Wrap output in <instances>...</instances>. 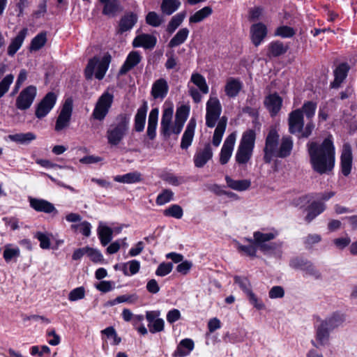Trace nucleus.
I'll use <instances>...</instances> for the list:
<instances>
[{
  "label": "nucleus",
  "mask_w": 357,
  "mask_h": 357,
  "mask_svg": "<svg viewBox=\"0 0 357 357\" xmlns=\"http://www.w3.org/2000/svg\"><path fill=\"white\" fill-rule=\"evenodd\" d=\"M307 148L312 169L319 174H329L335 164V148L332 137L328 136L321 143L309 142Z\"/></svg>",
  "instance_id": "f257e3e1"
},
{
  "label": "nucleus",
  "mask_w": 357,
  "mask_h": 357,
  "mask_svg": "<svg viewBox=\"0 0 357 357\" xmlns=\"http://www.w3.org/2000/svg\"><path fill=\"white\" fill-rule=\"evenodd\" d=\"M280 135L276 128L271 127L265 139L264 151V161L269 164L274 157L285 158L291 153L294 142L291 136L282 137L280 146Z\"/></svg>",
  "instance_id": "f03ea898"
},
{
  "label": "nucleus",
  "mask_w": 357,
  "mask_h": 357,
  "mask_svg": "<svg viewBox=\"0 0 357 357\" xmlns=\"http://www.w3.org/2000/svg\"><path fill=\"white\" fill-rule=\"evenodd\" d=\"M130 114H119L106 132L107 143L111 146H119L128 134L130 130Z\"/></svg>",
  "instance_id": "7ed1b4c3"
},
{
  "label": "nucleus",
  "mask_w": 357,
  "mask_h": 357,
  "mask_svg": "<svg viewBox=\"0 0 357 357\" xmlns=\"http://www.w3.org/2000/svg\"><path fill=\"white\" fill-rule=\"evenodd\" d=\"M346 320L343 313L336 312L323 320L317 328V340L322 344L329 338L330 332L342 326Z\"/></svg>",
  "instance_id": "20e7f679"
},
{
  "label": "nucleus",
  "mask_w": 357,
  "mask_h": 357,
  "mask_svg": "<svg viewBox=\"0 0 357 357\" xmlns=\"http://www.w3.org/2000/svg\"><path fill=\"white\" fill-rule=\"evenodd\" d=\"M112 60L109 54H106L100 60L98 57L94 56L90 59L84 70V75L87 80L93 78V75L98 80L104 78Z\"/></svg>",
  "instance_id": "39448f33"
},
{
  "label": "nucleus",
  "mask_w": 357,
  "mask_h": 357,
  "mask_svg": "<svg viewBox=\"0 0 357 357\" xmlns=\"http://www.w3.org/2000/svg\"><path fill=\"white\" fill-rule=\"evenodd\" d=\"M278 236V232L277 231L268 233H263L257 231L253 233L257 249L264 255H273L276 250L281 248V243L271 242V241L275 238Z\"/></svg>",
  "instance_id": "423d86ee"
},
{
  "label": "nucleus",
  "mask_w": 357,
  "mask_h": 357,
  "mask_svg": "<svg viewBox=\"0 0 357 357\" xmlns=\"http://www.w3.org/2000/svg\"><path fill=\"white\" fill-rule=\"evenodd\" d=\"M114 102V95L105 91L98 99L92 116L94 119L102 121L108 114Z\"/></svg>",
  "instance_id": "0eeeda50"
},
{
  "label": "nucleus",
  "mask_w": 357,
  "mask_h": 357,
  "mask_svg": "<svg viewBox=\"0 0 357 357\" xmlns=\"http://www.w3.org/2000/svg\"><path fill=\"white\" fill-rule=\"evenodd\" d=\"M206 126L215 127L222 113V105L217 97L210 96L206 107Z\"/></svg>",
  "instance_id": "6e6552de"
},
{
  "label": "nucleus",
  "mask_w": 357,
  "mask_h": 357,
  "mask_svg": "<svg viewBox=\"0 0 357 357\" xmlns=\"http://www.w3.org/2000/svg\"><path fill=\"white\" fill-rule=\"evenodd\" d=\"M36 87L32 85L24 89L16 99V107L20 110L29 109L36 96Z\"/></svg>",
  "instance_id": "1a4fd4ad"
},
{
  "label": "nucleus",
  "mask_w": 357,
  "mask_h": 357,
  "mask_svg": "<svg viewBox=\"0 0 357 357\" xmlns=\"http://www.w3.org/2000/svg\"><path fill=\"white\" fill-rule=\"evenodd\" d=\"M73 112V101L71 99L66 100L62 106L55 124V130L59 132L70 125Z\"/></svg>",
  "instance_id": "9d476101"
},
{
  "label": "nucleus",
  "mask_w": 357,
  "mask_h": 357,
  "mask_svg": "<svg viewBox=\"0 0 357 357\" xmlns=\"http://www.w3.org/2000/svg\"><path fill=\"white\" fill-rule=\"evenodd\" d=\"M56 101V96L53 92L47 93L38 103L36 109V116L38 119L45 117L54 107Z\"/></svg>",
  "instance_id": "9b49d317"
},
{
  "label": "nucleus",
  "mask_w": 357,
  "mask_h": 357,
  "mask_svg": "<svg viewBox=\"0 0 357 357\" xmlns=\"http://www.w3.org/2000/svg\"><path fill=\"white\" fill-rule=\"evenodd\" d=\"M353 155L351 146L349 143H344L342 146L340 155L341 172L344 176H348L351 172Z\"/></svg>",
  "instance_id": "f8f14e48"
},
{
  "label": "nucleus",
  "mask_w": 357,
  "mask_h": 357,
  "mask_svg": "<svg viewBox=\"0 0 357 357\" xmlns=\"http://www.w3.org/2000/svg\"><path fill=\"white\" fill-rule=\"evenodd\" d=\"M288 125L291 134L298 135L301 132L304 127V117L301 110L295 109L289 114Z\"/></svg>",
  "instance_id": "ddd939ff"
},
{
  "label": "nucleus",
  "mask_w": 357,
  "mask_h": 357,
  "mask_svg": "<svg viewBox=\"0 0 357 357\" xmlns=\"http://www.w3.org/2000/svg\"><path fill=\"white\" fill-rule=\"evenodd\" d=\"M102 4V14L108 17H115L123 10L120 0H98Z\"/></svg>",
  "instance_id": "4468645a"
},
{
  "label": "nucleus",
  "mask_w": 357,
  "mask_h": 357,
  "mask_svg": "<svg viewBox=\"0 0 357 357\" xmlns=\"http://www.w3.org/2000/svg\"><path fill=\"white\" fill-rule=\"evenodd\" d=\"M235 142L236 135L234 133L230 134L225 140L220 154L221 165H225L229 162L234 150Z\"/></svg>",
  "instance_id": "2eb2a0df"
},
{
  "label": "nucleus",
  "mask_w": 357,
  "mask_h": 357,
  "mask_svg": "<svg viewBox=\"0 0 357 357\" xmlns=\"http://www.w3.org/2000/svg\"><path fill=\"white\" fill-rule=\"evenodd\" d=\"M268 30L262 22L254 24L250 27V38L255 47H258L266 37Z\"/></svg>",
  "instance_id": "dca6fc26"
},
{
  "label": "nucleus",
  "mask_w": 357,
  "mask_h": 357,
  "mask_svg": "<svg viewBox=\"0 0 357 357\" xmlns=\"http://www.w3.org/2000/svg\"><path fill=\"white\" fill-rule=\"evenodd\" d=\"M213 157V151L210 144H205L203 149L197 151L194 156L195 166L203 167Z\"/></svg>",
  "instance_id": "f3484780"
},
{
  "label": "nucleus",
  "mask_w": 357,
  "mask_h": 357,
  "mask_svg": "<svg viewBox=\"0 0 357 357\" xmlns=\"http://www.w3.org/2000/svg\"><path fill=\"white\" fill-rule=\"evenodd\" d=\"M142 60V56L139 53L136 51H132L128 55L124 63L121 67L118 75L122 76L126 75L128 72L132 70L134 67L137 66Z\"/></svg>",
  "instance_id": "a211bd4d"
},
{
  "label": "nucleus",
  "mask_w": 357,
  "mask_h": 357,
  "mask_svg": "<svg viewBox=\"0 0 357 357\" xmlns=\"http://www.w3.org/2000/svg\"><path fill=\"white\" fill-rule=\"evenodd\" d=\"M172 116V107H167L163 110L160 123V133L165 139L169 138L171 135V123Z\"/></svg>",
  "instance_id": "6ab92c4d"
},
{
  "label": "nucleus",
  "mask_w": 357,
  "mask_h": 357,
  "mask_svg": "<svg viewBox=\"0 0 357 357\" xmlns=\"http://www.w3.org/2000/svg\"><path fill=\"white\" fill-rule=\"evenodd\" d=\"M157 43L155 36L149 33H142L135 37L132 42L135 47H142L144 49L151 50Z\"/></svg>",
  "instance_id": "aec40b11"
},
{
  "label": "nucleus",
  "mask_w": 357,
  "mask_h": 357,
  "mask_svg": "<svg viewBox=\"0 0 357 357\" xmlns=\"http://www.w3.org/2000/svg\"><path fill=\"white\" fill-rule=\"evenodd\" d=\"M282 98L276 93L268 95L264 100V105L272 116L279 112L282 107Z\"/></svg>",
  "instance_id": "412c9836"
},
{
  "label": "nucleus",
  "mask_w": 357,
  "mask_h": 357,
  "mask_svg": "<svg viewBox=\"0 0 357 357\" xmlns=\"http://www.w3.org/2000/svg\"><path fill=\"white\" fill-rule=\"evenodd\" d=\"M326 210V205L324 203L319 201H313L306 208L307 211L305 220L307 223H310L319 215L322 213Z\"/></svg>",
  "instance_id": "4be33fe9"
},
{
  "label": "nucleus",
  "mask_w": 357,
  "mask_h": 357,
  "mask_svg": "<svg viewBox=\"0 0 357 357\" xmlns=\"http://www.w3.org/2000/svg\"><path fill=\"white\" fill-rule=\"evenodd\" d=\"M30 206L38 212L51 213H57L54 206L47 200L36 198H29Z\"/></svg>",
  "instance_id": "5701e85b"
},
{
  "label": "nucleus",
  "mask_w": 357,
  "mask_h": 357,
  "mask_svg": "<svg viewBox=\"0 0 357 357\" xmlns=\"http://www.w3.org/2000/svg\"><path fill=\"white\" fill-rule=\"evenodd\" d=\"M27 32L28 29L26 28H23L17 33V35L11 40L7 50V54L8 56H13L20 49L27 34Z\"/></svg>",
  "instance_id": "b1692460"
},
{
  "label": "nucleus",
  "mask_w": 357,
  "mask_h": 357,
  "mask_svg": "<svg viewBox=\"0 0 357 357\" xmlns=\"http://www.w3.org/2000/svg\"><path fill=\"white\" fill-rule=\"evenodd\" d=\"M148 105L146 101H144L142 105L138 108L135 116L134 128L136 132H142L144 129Z\"/></svg>",
  "instance_id": "393cba45"
},
{
  "label": "nucleus",
  "mask_w": 357,
  "mask_h": 357,
  "mask_svg": "<svg viewBox=\"0 0 357 357\" xmlns=\"http://www.w3.org/2000/svg\"><path fill=\"white\" fill-rule=\"evenodd\" d=\"M137 14L132 12L126 13L119 21V32L122 33L130 31L137 23Z\"/></svg>",
  "instance_id": "a878e982"
},
{
  "label": "nucleus",
  "mask_w": 357,
  "mask_h": 357,
  "mask_svg": "<svg viewBox=\"0 0 357 357\" xmlns=\"http://www.w3.org/2000/svg\"><path fill=\"white\" fill-rule=\"evenodd\" d=\"M169 86L167 82L163 78H160L153 84L151 96L155 99H163L167 96Z\"/></svg>",
  "instance_id": "bb28decb"
},
{
  "label": "nucleus",
  "mask_w": 357,
  "mask_h": 357,
  "mask_svg": "<svg viewBox=\"0 0 357 357\" xmlns=\"http://www.w3.org/2000/svg\"><path fill=\"white\" fill-rule=\"evenodd\" d=\"M349 66L346 63H340L334 70L335 79L331 84V87L337 89L347 76Z\"/></svg>",
  "instance_id": "cd10ccee"
},
{
  "label": "nucleus",
  "mask_w": 357,
  "mask_h": 357,
  "mask_svg": "<svg viewBox=\"0 0 357 357\" xmlns=\"http://www.w3.org/2000/svg\"><path fill=\"white\" fill-rule=\"evenodd\" d=\"M195 127L196 121L195 119H191L187 125L181 139V148L182 149H187L191 145L194 137Z\"/></svg>",
  "instance_id": "c85d7f7f"
},
{
  "label": "nucleus",
  "mask_w": 357,
  "mask_h": 357,
  "mask_svg": "<svg viewBox=\"0 0 357 357\" xmlns=\"http://www.w3.org/2000/svg\"><path fill=\"white\" fill-rule=\"evenodd\" d=\"M159 109L155 107L151 110L149 119H148V126L146 130L147 137L153 140L156 136V128L158 126Z\"/></svg>",
  "instance_id": "c756f323"
},
{
  "label": "nucleus",
  "mask_w": 357,
  "mask_h": 357,
  "mask_svg": "<svg viewBox=\"0 0 357 357\" xmlns=\"http://www.w3.org/2000/svg\"><path fill=\"white\" fill-rule=\"evenodd\" d=\"M289 50V46L280 40L271 42L268 46L267 56L268 57H278L284 54Z\"/></svg>",
  "instance_id": "7c9ffc66"
},
{
  "label": "nucleus",
  "mask_w": 357,
  "mask_h": 357,
  "mask_svg": "<svg viewBox=\"0 0 357 357\" xmlns=\"http://www.w3.org/2000/svg\"><path fill=\"white\" fill-rule=\"evenodd\" d=\"M194 342L189 338L182 340L173 354L174 357H184L188 356L194 349Z\"/></svg>",
  "instance_id": "2f4dec72"
},
{
  "label": "nucleus",
  "mask_w": 357,
  "mask_h": 357,
  "mask_svg": "<svg viewBox=\"0 0 357 357\" xmlns=\"http://www.w3.org/2000/svg\"><path fill=\"white\" fill-rule=\"evenodd\" d=\"M98 238L102 246L108 245L113 238V230L109 227L100 222L97 229Z\"/></svg>",
  "instance_id": "473e14b6"
},
{
  "label": "nucleus",
  "mask_w": 357,
  "mask_h": 357,
  "mask_svg": "<svg viewBox=\"0 0 357 357\" xmlns=\"http://www.w3.org/2000/svg\"><path fill=\"white\" fill-rule=\"evenodd\" d=\"M227 118L222 116L218 123L213 136V144L218 146L221 142L222 136L227 127Z\"/></svg>",
  "instance_id": "72a5a7b5"
},
{
  "label": "nucleus",
  "mask_w": 357,
  "mask_h": 357,
  "mask_svg": "<svg viewBox=\"0 0 357 357\" xmlns=\"http://www.w3.org/2000/svg\"><path fill=\"white\" fill-rule=\"evenodd\" d=\"M225 181L227 182V185L230 188L237 191L246 190L250 187L251 185V182L249 180H234L229 176H226Z\"/></svg>",
  "instance_id": "f704fd0d"
},
{
  "label": "nucleus",
  "mask_w": 357,
  "mask_h": 357,
  "mask_svg": "<svg viewBox=\"0 0 357 357\" xmlns=\"http://www.w3.org/2000/svg\"><path fill=\"white\" fill-rule=\"evenodd\" d=\"M256 133L254 130L250 129L243 132L239 146L253 150L255 148Z\"/></svg>",
  "instance_id": "c9c22d12"
},
{
  "label": "nucleus",
  "mask_w": 357,
  "mask_h": 357,
  "mask_svg": "<svg viewBox=\"0 0 357 357\" xmlns=\"http://www.w3.org/2000/svg\"><path fill=\"white\" fill-rule=\"evenodd\" d=\"M242 89V83L236 79H230L225 86V93L227 96L234 98L238 96Z\"/></svg>",
  "instance_id": "e433bc0d"
},
{
  "label": "nucleus",
  "mask_w": 357,
  "mask_h": 357,
  "mask_svg": "<svg viewBox=\"0 0 357 357\" xmlns=\"http://www.w3.org/2000/svg\"><path fill=\"white\" fill-rule=\"evenodd\" d=\"M181 4L179 0H162L160 9L164 15H170L179 8Z\"/></svg>",
  "instance_id": "4c0bfd02"
},
{
  "label": "nucleus",
  "mask_w": 357,
  "mask_h": 357,
  "mask_svg": "<svg viewBox=\"0 0 357 357\" xmlns=\"http://www.w3.org/2000/svg\"><path fill=\"white\" fill-rule=\"evenodd\" d=\"M189 33L188 29H181L169 42V47H175L184 43L188 37Z\"/></svg>",
  "instance_id": "58836bf2"
},
{
  "label": "nucleus",
  "mask_w": 357,
  "mask_h": 357,
  "mask_svg": "<svg viewBox=\"0 0 357 357\" xmlns=\"http://www.w3.org/2000/svg\"><path fill=\"white\" fill-rule=\"evenodd\" d=\"M141 176L140 173L132 172L123 175H117L114 177V180L119 183H135L141 181Z\"/></svg>",
  "instance_id": "ea45409f"
},
{
  "label": "nucleus",
  "mask_w": 357,
  "mask_h": 357,
  "mask_svg": "<svg viewBox=\"0 0 357 357\" xmlns=\"http://www.w3.org/2000/svg\"><path fill=\"white\" fill-rule=\"evenodd\" d=\"M253 150L238 146L235 159L238 164L245 165L250 160Z\"/></svg>",
  "instance_id": "a19ab883"
},
{
  "label": "nucleus",
  "mask_w": 357,
  "mask_h": 357,
  "mask_svg": "<svg viewBox=\"0 0 357 357\" xmlns=\"http://www.w3.org/2000/svg\"><path fill=\"white\" fill-rule=\"evenodd\" d=\"M8 137L13 142L22 144H29L31 141L36 139V136L34 133L29 132L26 133L9 135Z\"/></svg>",
  "instance_id": "79ce46f5"
},
{
  "label": "nucleus",
  "mask_w": 357,
  "mask_h": 357,
  "mask_svg": "<svg viewBox=\"0 0 357 357\" xmlns=\"http://www.w3.org/2000/svg\"><path fill=\"white\" fill-rule=\"evenodd\" d=\"M185 12H181L173 16L167 26V31L170 34L174 33L176 29L182 24L183 21L185 18Z\"/></svg>",
  "instance_id": "37998d69"
},
{
  "label": "nucleus",
  "mask_w": 357,
  "mask_h": 357,
  "mask_svg": "<svg viewBox=\"0 0 357 357\" xmlns=\"http://www.w3.org/2000/svg\"><path fill=\"white\" fill-rule=\"evenodd\" d=\"M212 12L213 10L210 6H205L191 15L189 19V22L198 23L208 17Z\"/></svg>",
  "instance_id": "c03bdc74"
},
{
  "label": "nucleus",
  "mask_w": 357,
  "mask_h": 357,
  "mask_svg": "<svg viewBox=\"0 0 357 357\" xmlns=\"http://www.w3.org/2000/svg\"><path fill=\"white\" fill-rule=\"evenodd\" d=\"M317 109V103L313 101H306L304 102L301 108L298 109L302 111V114L305 115L308 120H312L314 116Z\"/></svg>",
  "instance_id": "a18cd8bd"
},
{
  "label": "nucleus",
  "mask_w": 357,
  "mask_h": 357,
  "mask_svg": "<svg viewBox=\"0 0 357 357\" xmlns=\"http://www.w3.org/2000/svg\"><path fill=\"white\" fill-rule=\"evenodd\" d=\"M191 81L204 94L208 93V86L205 78L200 74L196 73L191 76Z\"/></svg>",
  "instance_id": "49530a36"
},
{
  "label": "nucleus",
  "mask_w": 357,
  "mask_h": 357,
  "mask_svg": "<svg viewBox=\"0 0 357 357\" xmlns=\"http://www.w3.org/2000/svg\"><path fill=\"white\" fill-rule=\"evenodd\" d=\"M46 41V33L41 32L32 39L30 48L31 50H38L45 45Z\"/></svg>",
  "instance_id": "de8ad7c7"
},
{
  "label": "nucleus",
  "mask_w": 357,
  "mask_h": 357,
  "mask_svg": "<svg viewBox=\"0 0 357 357\" xmlns=\"http://www.w3.org/2000/svg\"><path fill=\"white\" fill-rule=\"evenodd\" d=\"M160 178L162 181L174 186H178L184 183L183 177L176 176L174 174L169 172L163 173L160 176Z\"/></svg>",
  "instance_id": "09e8293b"
},
{
  "label": "nucleus",
  "mask_w": 357,
  "mask_h": 357,
  "mask_svg": "<svg viewBox=\"0 0 357 357\" xmlns=\"http://www.w3.org/2000/svg\"><path fill=\"white\" fill-rule=\"evenodd\" d=\"M164 215L165 216L181 219L183 215V211L179 205L173 204L164 211Z\"/></svg>",
  "instance_id": "8fccbe9b"
},
{
  "label": "nucleus",
  "mask_w": 357,
  "mask_h": 357,
  "mask_svg": "<svg viewBox=\"0 0 357 357\" xmlns=\"http://www.w3.org/2000/svg\"><path fill=\"white\" fill-rule=\"evenodd\" d=\"M295 33L296 32L293 28L283 25L278 27L275 29L274 35L275 36H280L286 38L293 37Z\"/></svg>",
  "instance_id": "3c124183"
},
{
  "label": "nucleus",
  "mask_w": 357,
  "mask_h": 357,
  "mask_svg": "<svg viewBox=\"0 0 357 357\" xmlns=\"http://www.w3.org/2000/svg\"><path fill=\"white\" fill-rule=\"evenodd\" d=\"M13 80L14 75L13 74H8L0 82V98L8 91Z\"/></svg>",
  "instance_id": "603ef678"
},
{
  "label": "nucleus",
  "mask_w": 357,
  "mask_h": 357,
  "mask_svg": "<svg viewBox=\"0 0 357 357\" xmlns=\"http://www.w3.org/2000/svg\"><path fill=\"white\" fill-rule=\"evenodd\" d=\"M174 192L169 189H165L159 194L156 198V204L159 206L164 205L173 199Z\"/></svg>",
  "instance_id": "864d4df0"
},
{
  "label": "nucleus",
  "mask_w": 357,
  "mask_h": 357,
  "mask_svg": "<svg viewBox=\"0 0 357 357\" xmlns=\"http://www.w3.org/2000/svg\"><path fill=\"white\" fill-rule=\"evenodd\" d=\"M20 251L18 248H10V245L5 247L3 257L6 262L10 261L13 259L17 258L20 256Z\"/></svg>",
  "instance_id": "5fc2aeb1"
},
{
  "label": "nucleus",
  "mask_w": 357,
  "mask_h": 357,
  "mask_svg": "<svg viewBox=\"0 0 357 357\" xmlns=\"http://www.w3.org/2000/svg\"><path fill=\"white\" fill-rule=\"evenodd\" d=\"M161 17L154 11L148 13L146 16V22L153 27H158L162 24Z\"/></svg>",
  "instance_id": "6e6d98bb"
},
{
  "label": "nucleus",
  "mask_w": 357,
  "mask_h": 357,
  "mask_svg": "<svg viewBox=\"0 0 357 357\" xmlns=\"http://www.w3.org/2000/svg\"><path fill=\"white\" fill-rule=\"evenodd\" d=\"M234 280L245 294L251 290V284L247 278L236 275Z\"/></svg>",
  "instance_id": "4d7b16f0"
},
{
  "label": "nucleus",
  "mask_w": 357,
  "mask_h": 357,
  "mask_svg": "<svg viewBox=\"0 0 357 357\" xmlns=\"http://www.w3.org/2000/svg\"><path fill=\"white\" fill-rule=\"evenodd\" d=\"M248 299L251 305H252L257 310H262L264 308V304L263 302L259 300L257 296L255 294V293L252 291H249L245 294Z\"/></svg>",
  "instance_id": "13d9d810"
},
{
  "label": "nucleus",
  "mask_w": 357,
  "mask_h": 357,
  "mask_svg": "<svg viewBox=\"0 0 357 357\" xmlns=\"http://www.w3.org/2000/svg\"><path fill=\"white\" fill-rule=\"evenodd\" d=\"M172 268L173 264L172 262H162L158 266L155 274L158 276L163 277L168 275L172 271Z\"/></svg>",
  "instance_id": "bf43d9fd"
},
{
  "label": "nucleus",
  "mask_w": 357,
  "mask_h": 357,
  "mask_svg": "<svg viewBox=\"0 0 357 357\" xmlns=\"http://www.w3.org/2000/svg\"><path fill=\"white\" fill-rule=\"evenodd\" d=\"M148 327H149V331L151 333L161 332L164 330L165 321L162 319L159 318V319H156L155 321H153V322L149 324Z\"/></svg>",
  "instance_id": "052dcab7"
},
{
  "label": "nucleus",
  "mask_w": 357,
  "mask_h": 357,
  "mask_svg": "<svg viewBox=\"0 0 357 357\" xmlns=\"http://www.w3.org/2000/svg\"><path fill=\"white\" fill-rule=\"evenodd\" d=\"M188 114H189L188 107H187L185 105H181L176 110L175 121L185 123V121L187 120Z\"/></svg>",
  "instance_id": "680f3d73"
},
{
  "label": "nucleus",
  "mask_w": 357,
  "mask_h": 357,
  "mask_svg": "<svg viewBox=\"0 0 357 357\" xmlns=\"http://www.w3.org/2000/svg\"><path fill=\"white\" fill-rule=\"evenodd\" d=\"M85 296V289L83 287H77L73 289L69 295L68 299L70 301H75L79 299H82Z\"/></svg>",
  "instance_id": "e2e57ef3"
},
{
  "label": "nucleus",
  "mask_w": 357,
  "mask_h": 357,
  "mask_svg": "<svg viewBox=\"0 0 357 357\" xmlns=\"http://www.w3.org/2000/svg\"><path fill=\"white\" fill-rule=\"evenodd\" d=\"M303 271H305L307 275L314 277L315 279H320L321 275L319 270L314 266V264L308 261L304 267Z\"/></svg>",
  "instance_id": "0e129e2a"
},
{
  "label": "nucleus",
  "mask_w": 357,
  "mask_h": 357,
  "mask_svg": "<svg viewBox=\"0 0 357 357\" xmlns=\"http://www.w3.org/2000/svg\"><path fill=\"white\" fill-rule=\"evenodd\" d=\"M87 255L93 262H101L103 261V256L101 252L94 248L86 247Z\"/></svg>",
  "instance_id": "69168bd1"
},
{
  "label": "nucleus",
  "mask_w": 357,
  "mask_h": 357,
  "mask_svg": "<svg viewBox=\"0 0 357 357\" xmlns=\"http://www.w3.org/2000/svg\"><path fill=\"white\" fill-rule=\"evenodd\" d=\"M35 237L40 242V247L42 249H49L50 247V239L44 233H42L40 231H38L35 234Z\"/></svg>",
  "instance_id": "338daca9"
},
{
  "label": "nucleus",
  "mask_w": 357,
  "mask_h": 357,
  "mask_svg": "<svg viewBox=\"0 0 357 357\" xmlns=\"http://www.w3.org/2000/svg\"><path fill=\"white\" fill-rule=\"evenodd\" d=\"M238 250L239 252H244L248 256L255 257L257 251V248L255 245H243L241 244L238 245Z\"/></svg>",
  "instance_id": "774afa93"
}]
</instances>
